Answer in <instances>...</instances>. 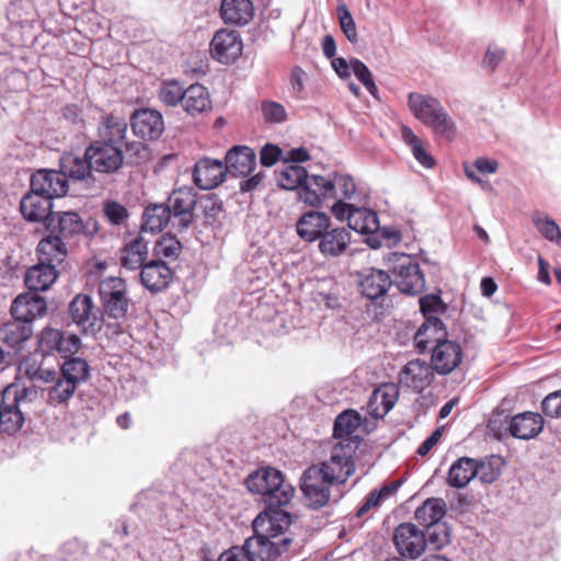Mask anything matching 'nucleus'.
Returning <instances> with one entry per match:
<instances>
[{
    "label": "nucleus",
    "instance_id": "0eeeda50",
    "mask_svg": "<svg viewBox=\"0 0 561 561\" xmlns=\"http://www.w3.org/2000/svg\"><path fill=\"white\" fill-rule=\"evenodd\" d=\"M351 444L337 443L331 451L330 458L320 465H316L321 476L333 486L344 484L355 471L352 458Z\"/></svg>",
    "mask_w": 561,
    "mask_h": 561
},
{
    "label": "nucleus",
    "instance_id": "ea45409f",
    "mask_svg": "<svg viewBox=\"0 0 561 561\" xmlns=\"http://www.w3.org/2000/svg\"><path fill=\"white\" fill-rule=\"evenodd\" d=\"M476 478L474 459L461 457L449 468L447 482L451 488L462 489Z\"/></svg>",
    "mask_w": 561,
    "mask_h": 561
},
{
    "label": "nucleus",
    "instance_id": "de8ad7c7",
    "mask_svg": "<svg viewBox=\"0 0 561 561\" xmlns=\"http://www.w3.org/2000/svg\"><path fill=\"white\" fill-rule=\"evenodd\" d=\"M503 466L504 460L501 456L492 455L480 461L474 459L476 477L482 483H493L500 478Z\"/></svg>",
    "mask_w": 561,
    "mask_h": 561
},
{
    "label": "nucleus",
    "instance_id": "6ab92c4d",
    "mask_svg": "<svg viewBox=\"0 0 561 561\" xmlns=\"http://www.w3.org/2000/svg\"><path fill=\"white\" fill-rule=\"evenodd\" d=\"M45 230L61 236L62 239L88 234V225L77 211H55Z\"/></svg>",
    "mask_w": 561,
    "mask_h": 561
},
{
    "label": "nucleus",
    "instance_id": "393cba45",
    "mask_svg": "<svg viewBox=\"0 0 561 561\" xmlns=\"http://www.w3.org/2000/svg\"><path fill=\"white\" fill-rule=\"evenodd\" d=\"M46 310L47 304L45 298L39 296L38 293L31 290L19 295L11 306L12 318L28 320L30 324H33L36 318L44 316Z\"/></svg>",
    "mask_w": 561,
    "mask_h": 561
},
{
    "label": "nucleus",
    "instance_id": "c9c22d12",
    "mask_svg": "<svg viewBox=\"0 0 561 561\" xmlns=\"http://www.w3.org/2000/svg\"><path fill=\"white\" fill-rule=\"evenodd\" d=\"M220 15L226 24L245 25L254 15L251 0H221Z\"/></svg>",
    "mask_w": 561,
    "mask_h": 561
},
{
    "label": "nucleus",
    "instance_id": "f03ea898",
    "mask_svg": "<svg viewBox=\"0 0 561 561\" xmlns=\"http://www.w3.org/2000/svg\"><path fill=\"white\" fill-rule=\"evenodd\" d=\"M298 198L309 206L317 207L329 199L359 202L360 195L351 175L333 172L328 176L308 174L298 192Z\"/></svg>",
    "mask_w": 561,
    "mask_h": 561
},
{
    "label": "nucleus",
    "instance_id": "2eb2a0df",
    "mask_svg": "<svg viewBox=\"0 0 561 561\" xmlns=\"http://www.w3.org/2000/svg\"><path fill=\"white\" fill-rule=\"evenodd\" d=\"M243 49L239 32L228 28L218 30L209 44L210 56L220 64L229 65L238 59Z\"/></svg>",
    "mask_w": 561,
    "mask_h": 561
},
{
    "label": "nucleus",
    "instance_id": "79ce46f5",
    "mask_svg": "<svg viewBox=\"0 0 561 561\" xmlns=\"http://www.w3.org/2000/svg\"><path fill=\"white\" fill-rule=\"evenodd\" d=\"M446 514V503L440 497L427 499L415 511V519L420 525L426 527L434 523H439Z\"/></svg>",
    "mask_w": 561,
    "mask_h": 561
},
{
    "label": "nucleus",
    "instance_id": "6e6552de",
    "mask_svg": "<svg viewBox=\"0 0 561 561\" xmlns=\"http://www.w3.org/2000/svg\"><path fill=\"white\" fill-rule=\"evenodd\" d=\"M81 347V340L76 334H67L50 327L44 328L37 335V352L43 357L59 355L66 358L75 355Z\"/></svg>",
    "mask_w": 561,
    "mask_h": 561
},
{
    "label": "nucleus",
    "instance_id": "a211bd4d",
    "mask_svg": "<svg viewBox=\"0 0 561 561\" xmlns=\"http://www.w3.org/2000/svg\"><path fill=\"white\" fill-rule=\"evenodd\" d=\"M99 139L96 141H103L107 145L125 147L126 151H133L134 154H138L140 152V144L138 142H126L125 135L127 131V123L125 119L114 116L113 114H108L103 116L102 122L98 128Z\"/></svg>",
    "mask_w": 561,
    "mask_h": 561
},
{
    "label": "nucleus",
    "instance_id": "f3484780",
    "mask_svg": "<svg viewBox=\"0 0 561 561\" xmlns=\"http://www.w3.org/2000/svg\"><path fill=\"white\" fill-rule=\"evenodd\" d=\"M68 181L65 174L56 170H37L30 180V191L51 201L68 193Z\"/></svg>",
    "mask_w": 561,
    "mask_h": 561
},
{
    "label": "nucleus",
    "instance_id": "37998d69",
    "mask_svg": "<svg viewBox=\"0 0 561 561\" xmlns=\"http://www.w3.org/2000/svg\"><path fill=\"white\" fill-rule=\"evenodd\" d=\"M2 390L3 397L7 398L9 403L15 410H20L19 405L24 401L32 402L36 400L39 393V387L36 382H32L30 386L21 382H12Z\"/></svg>",
    "mask_w": 561,
    "mask_h": 561
},
{
    "label": "nucleus",
    "instance_id": "423d86ee",
    "mask_svg": "<svg viewBox=\"0 0 561 561\" xmlns=\"http://www.w3.org/2000/svg\"><path fill=\"white\" fill-rule=\"evenodd\" d=\"M360 201H337L331 207L333 216L339 220H347L348 228L360 234H374L379 230V218L376 211L369 209L363 204L366 202V195L358 192Z\"/></svg>",
    "mask_w": 561,
    "mask_h": 561
},
{
    "label": "nucleus",
    "instance_id": "09e8293b",
    "mask_svg": "<svg viewBox=\"0 0 561 561\" xmlns=\"http://www.w3.org/2000/svg\"><path fill=\"white\" fill-rule=\"evenodd\" d=\"M401 486V481H393L385 484L380 490H373L365 499L364 503L358 507L356 516L363 517L371 508L378 507L385 500L389 499Z\"/></svg>",
    "mask_w": 561,
    "mask_h": 561
},
{
    "label": "nucleus",
    "instance_id": "4d7b16f0",
    "mask_svg": "<svg viewBox=\"0 0 561 561\" xmlns=\"http://www.w3.org/2000/svg\"><path fill=\"white\" fill-rule=\"evenodd\" d=\"M425 528L427 543L433 545L436 549H439L449 542L450 530L446 523H434Z\"/></svg>",
    "mask_w": 561,
    "mask_h": 561
},
{
    "label": "nucleus",
    "instance_id": "4c0bfd02",
    "mask_svg": "<svg viewBox=\"0 0 561 561\" xmlns=\"http://www.w3.org/2000/svg\"><path fill=\"white\" fill-rule=\"evenodd\" d=\"M33 334V324L28 320L13 318L0 327V340L10 347L20 346Z\"/></svg>",
    "mask_w": 561,
    "mask_h": 561
},
{
    "label": "nucleus",
    "instance_id": "a18cd8bd",
    "mask_svg": "<svg viewBox=\"0 0 561 561\" xmlns=\"http://www.w3.org/2000/svg\"><path fill=\"white\" fill-rule=\"evenodd\" d=\"M7 15L11 23L28 24L38 18V11L32 0H14L8 5Z\"/></svg>",
    "mask_w": 561,
    "mask_h": 561
},
{
    "label": "nucleus",
    "instance_id": "5701e85b",
    "mask_svg": "<svg viewBox=\"0 0 561 561\" xmlns=\"http://www.w3.org/2000/svg\"><path fill=\"white\" fill-rule=\"evenodd\" d=\"M433 367L424 360L414 359L407 363L399 374L402 386L422 392L434 378Z\"/></svg>",
    "mask_w": 561,
    "mask_h": 561
},
{
    "label": "nucleus",
    "instance_id": "b1692460",
    "mask_svg": "<svg viewBox=\"0 0 561 561\" xmlns=\"http://www.w3.org/2000/svg\"><path fill=\"white\" fill-rule=\"evenodd\" d=\"M332 222L327 213L309 210L302 214L296 222L298 237L306 242L318 241L319 238L330 228Z\"/></svg>",
    "mask_w": 561,
    "mask_h": 561
},
{
    "label": "nucleus",
    "instance_id": "3c124183",
    "mask_svg": "<svg viewBox=\"0 0 561 561\" xmlns=\"http://www.w3.org/2000/svg\"><path fill=\"white\" fill-rule=\"evenodd\" d=\"M164 131V121L159 111L142 107V140H156Z\"/></svg>",
    "mask_w": 561,
    "mask_h": 561
},
{
    "label": "nucleus",
    "instance_id": "a19ab883",
    "mask_svg": "<svg viewBox=\"0 0 561 561\" xmlns=\"http://www.w3.org/2000/svg\"><path fill=\"white\" fill-rule=\"evenodd\" d=\"M170 220V207L164 204H149L142 211V232L161 231Z\"/></svg>",
    "mask_w": 561,
    "mask_h": 561
},
{
    "label": "nucleus",
    "instance_id": "473e14b6",
    "mask_svg": "<svg viewBox=\"0 0 561 561\" xmlns=\"http://www.w3.org/2000/svg\"><path fill=\"white\" fill-rule=\"evenodd\" d=\"M58 272L49 263L38 261L37 264L28 267L24 275L25 286L31 291H46L56 282Z\"/></svg>",
    "mask_w": 561,
    "mask_h": 561
},
{
    "label": "nucleus",
    "instance_id": "ddd939ff",
    "mask_svg": "<svg viewBox=\"0 0 561 561\" xmlns=\"http://www.w3.org/2000/svg\"><path fill=\"white\" fill-rule=\"evenodd\" d=\"M69 316L84 333H96L102 329L103 313L94 309L89 295L79 294L69 304Z\"/></svg>",
    "mask_w": 561,
    "mask_h": 561
},
{
    "label": "nucleus",
    "instance_id": "7ed1b4c3",
    "mask_svg": "<svg viewBox=\"0 0 561 561\" xmlns=\"http://www.w3.org/2000/svg\"><path fill=\"white\" fill-rule=\"evenodd\" d=\"M245 485L251 493L262 495L268 506H285L295 494V488L285 481L283 472L273 467H262L250 473Z\"/></svg>",
    "mask_w": 561,
    "mask_h": 561
},
{
    "label": "nucleus",
    "instance_id": "39448f33",
    "mask_svg": "<svg viewBox=\"0 0 561 561\" xmlns=\"http://www.w3.org/2000/svg\"><path fill=\"white\" fill-rule=\"evenodd\" d=\"M385 265L391 273L392 284L407 295H417L425 288V278L419 263L405 253L390 252L385 256Z\"/></svg>",
    "mask_w": 561,
    "mask_h": 561
},
{
    "label": "nucleus",
    "instance_id": "0e129e2a",
    "mask_svg": "<svg viewBox=\"0 0 561 561\" xmlns=\"http://www.w3.org/2000/svg\"><path fill=\"white\" fill-rule=\"evenodd\" d=\"M505 57V49L499 47L497 45H489L483 61L482 67L488 71H494L496 67L503 61Z\"/></svg>",
    "mask_w": 561,
    "mask_h": 561
},
{
    "label": "nucleus",
    "instance_id": "9d476101",
    "mask_svg": "<svg viewBox=\"0 0 561 561\" xmlns=\"http://www.w3.org/2000/svg\"><path fill=\"white\" fill-rule=\"evenodd\" d=\"M333 485L327 482L321 476V471L316 465L307 468L300 478V489L307 505L311 508H321L325 506L331 499V489Z\"/></svg>",
    "mask_w": 561,
    "mask_h": 561
},
{
    "label": "nucleus",
    "instance_id": "69168bd1",
    "mask_svg": "<svg viewBox=\"0 0 561 561\" xmlns=\"http://www.w3.org/2000/svg\"><path fill=\"white\" fill-rule=\"evenodd\" d=\"M542 412L550 417H561V390L549 393L541 402Z\"/></svg>",
    "mask_w": 561,
    "mask_h": 561
},
{
    "label": "nucleus",
    "instance_id": "2f4dec72",
    "mask_svg": "<svg viewBox=\"0 0 561 561\" xmlns=\"http://www.w3.org/2000/svg\"><path fill=\"white\" fill-rule=\"evenodd\" d=\"M61 173L65 174V179L70 178L75 181L84 182L87 185H91L95 182L94 171L90 159L83 157L67 154L61 158L60 161Z\"/></svg>",
    "mask_w": 561,
    "mask_h": 561
},
{
    "label": "nucleus",
    "instance_id": "dca6fc26",
    "mask_svg": "<svg viewBox=\"0 0 561 561\" xmlns=\"http://www.w3.org/2000/svg\"><path fill=\"white\" fill-rule=\"evenodd\" d=\"M462 358L461 345L445 337L432 346L430 365L438 375H448L459 367Z\"/></svg>",
    "mask_w": 561,
    "mask_h": 561
},
{
    "label": "nucleus",
    "instance_id": "4be33fe9",
    "mask_svg": "<svg viewBox=\"0 0 561 561\" xmlns=\"http://www.w3.org/2000/svg\"><path fill=\"white\" fill-rule=\"evenodd\" d=\"M51 199L28 191L20 202V211L27 222H43L46 228L47 221L55 213Z\"/></svg>",
    "mask_w": 561,
    "mask_h": 561
},
{
    "label": "nucleus",
    "instance_id": "774afa93",
    "mask_svg": "<svg viewBox=\"0 0 561 561\" xmlns=\"http://www.w3.org/2000/svg\"><path fill=\"white\" fill-rule=\"evenodd\" d=\"M261 163L264 167H272L282 156V149L275 145L267 144L261 149Z\"/></svg>",
    "mask_w": 561,
    "mask_h": 561
},
{
    "label": "nucleus",
    "instance_id": "5fc2aeb1",
    "mask_svg": "<svg viewBox=\"0 0 561 561\" xmlns=\"http://www.w3.org/2000/svg\"><path fill=\"white\" fill-rule=\"evenodd\" d=\"M420 309L425 320L439 319L447 310V306L443 302L438 295H426L420 298Z\"/></svg>",
    "mask_w": 561,
    "mask_h": 561
},
{
    "label": "nucleus",
    "instance_id": "052dcab7",
    "mask_svg": "<svg viewBox=\"0 0 561 561\" xmlns=\"http://www.w3.org/2000/svg\"><path fill=\"white\" fill-rule=\"evenodd\" d=\"M336 11H337L340 26H341V30L344 33L345 37L351 43H353V44L356 43L358 41V34H357L355 21L352 16L350 10L347 9V7L345 4H340V5H337Z\"/></svg>",
    "mask_w": 561,
    "mask_h": 561
},
{
    "label": "nucleus",
    "instance_id": "7c9ffc66",
    "mask_svg": "<svg viewBox=\"0 0 561 561\" xmlns=\"http://www.w3.org/2000/svg\"><path fill=\"white\" fill-rule=\"evenodd\" d=\"M181 106L192 117L209 112L213 104L207 88L199 83L187 87Z\"/></svg>",
    "mask_w": 561,
    "mask_h": 561
},
{
    "label": "nucleus",
    "instance_id": "f704fd0d",
    "mask_svg": "<svg viewBox=\"0 0 561 561\" xmlns=\"http://www.w3.org/2000/svg\"><path fill=\"white\" fill-rule=\"evenodd\" d=\"M446 335V325L440 319L424 320L414 334V345L420 353H424Z\"/></svg>",
    "mask_w": 561,
    "mask_h": 561
},
{
    "label": "nucleus",
    "instance_id": "1a4fd4ad",
    "mask_svg": "<svg viewBox=\"0 0 561 561\" xmlns=\"http://www.w3.org/2000/svg\"><path fill=\"white\" fill-rule=\"evenodd\" d=\"M104 313L113 319L124 318L128 310L126 284L119 277H107L99 285Z\"/></svg>",
    "mask_w": 561,
    "mask_h": 561
},
{
    "label": "nucleus",
    "instance_id": "603ef678",
    "mask_svg": "<svg viewBox=\"0 0 561 561\" xmlns=\"http://www.w3.org/2000/svg\"><path fill=\"white\" fill-rule=\"evenodd\" d=\"M182 250L181 242L171 234H164L156 241L153 245V254L157 260L162 259L175 260Z\"/></svg>",
    "mask_w": 561,
    "mask_h": 561
},
{
    "label": "nucleus",
    "instance_id": "f257e3e1",
    "mask_svg": "<svg viewBox=\"0 0 561 561\" xmlns=\"http://www.w3.org/2000/svg\"><path fill=\"white\" fill-rule=\"evenodd\" d=\"M280 507L266 505L253 519V535L247 538L253 561H277L286 552L300 550L290 530L294 516Z\"/></svg>",
    "mask_w": 561,
    "mask_h": 561
},
{
    "label": "nucleus",
    "instance_id": "cd10ccee",
    "mask_svg": "<svg viewBox=\"0 0 561 561\" xmlns=\"http://www.w3.org/2000/svg\"><path fill=\"white\" fill-rule=\"evenodd\" d=\"M392 285L391 276L378 268H368L359 276L358 287L368 299L375 300L387 294Z\"/></svg>",
    "mask_w": 561,
    "mask_h": 561
},
{
    "label": "nucleus",
    "instance_id": "4468645a",
    "mask_svg": "<svg viewBox=\"0 0 561 561\" xmlns=\"http://www.w3.org/2000/svg\"><path fill=\"white\" fill-rule=\"evenodd\" d=\"M170 215L173 216V226L180 231L187 229L193 221V210L196 206V193L191 186L174 190L169 196Z\"/></svg>",
    "mask_w": 561,
    "mask_h": 561
},
{
    "label": "nucleus",
    "instance_id": "8fccbe9b",
    "mask_svg": "<svg viewBox=\"0 0 561 561\" xmlns=\"http://www.w3.org/2000/svg\"><path fill=\"white\" fill-rule=\"evenodd\" d=\"M53 385L47 389V402L51 405L67 403L78 389L68 379L57 374Z\"/></svg>",
    "mask_w": 561,
    "mask_h": 561
},
{
    "label": "nucleus",
    "instance_id": "338daca9",
    "mask_svg": "<svg viewBox=\"0 0 561 561\" xmlns=\"http://www.w3.org/2000/svg\"><path fill=\"white\" fill-rule=\"evenodd\" d=\"M247 548V539L242 546H232L220 553L218 561H253Z\"/></svg>",
    "mask_w": 561,
    "mask_h": 561
},
{
    "label": "nucleus",
    "instance_id": "c756f323",
    "mask_svg": "<svg viewBox=\"0 0 561 561\" xmlns=\"http://www.w3.org/2000/svg\"><path fill=\"white\" fill-rule=\"evenodd\" d=\"M36 255L38 261L57 267L66 260L68 249L61 236L47 232L36 247Z\"/></svg>",
    "mask_w": 561,
    "mask_h": 561
},
{
    "label": "nucleus",
    "instance_id": "bf43d9fd",
    "mask_svg": "<svg viewBox=\"0 0 561 561\" xmlns=\"http://www.w3.org/2000/svg\"><path fill=\"white\" fill-rule=\"evenodd\" d=\"M121 263L128 270L140 268V236L131 240L122 250Z\"/></svg>",
    "mask_w": 561,
    "mask_h": 561
},
{
    "label": "nucleus",
    "instance_id": "680f3d73",
    "mask_svg": "<svg viewBox=\"0 0 561 561\" xmlns=\"http://www.w3.org/2000/svg\"><path fill=\"white\" fill-rule=\"evenodd\" d=\"M261 111L264 121L270 124H280L287 118L285 107L275 101L265 100L261 103Z\"/></svg>",
    "mask_w": 561,
    "mask_h": 561
},
{
    "label": "nucleus",
    "instance_id": "e2e57ef3",
    "mask_svg": "<svg viewBox=\"0 0 561 561\" xmlns=\"http://www.w3.org/2000/svg\"><path fill=\"white\" fill-rule=\"evenodd\" d=\"M380 238L388 242V245L391 243H398L401 240L400 232L397 229L379 227L377 232L367 238V243L374 249L380 248L382 245Z\"/></svg>",
    "mask_w": 561,
    "mask_h": 561
},
{
    "label": "nucleus",
    "instance_id": "e433bc0d",
    "mask_svg": "<svg viewBox=\"0 0 561 561\" xmlns=\"http://www.w3.org/2000/svg\"><path fill=\"white\" fill-rule=\"evenodd\" d=\"M398 396V388L392 383L374 390L368 402L369 414L374 419H382L394 407Z\"/></svg>",
    "mask_w": 561,
    "mask_h": 561
},
{
    "label": "nucleus",
    "instance_id": "bb28decb",
    "mask_svg": "<svg viewBox=\"0 0 561 561\" xmlns=\"http://www.w3.org/2000/svg\"><path fill=\"white\" fill-rule=\"evenodd\" d=\"M350 243V231L331 222L330 228L318 240V250L327 257H336L346 251Z\"/></svg>",
    "mask_w": 561,
    "mask_h": 561
},
{
    "label": "nucleus",
    "instance_id": "c03bdc74",
    "mask_svg": "<svg viewBox=\"0 0 561 561\" xmlns=\"http://www.w3.org/2000/svg\"><path fill=\"white\" fill-rule=\"evenodd\" d=\"M24 424V416L21 410H15L0 391V431L7 433L18 432Z\"/></svg>",
    "mask_w": 561,
    "mask_h": 561
},
{
    "label": "nucleus",
    "instance_id": "58836bf2",
    "mask_svg": "<svg viewBox=\"0 0 561 561\" xmlns=\"http://www.w3.org/2000/svg\"><path fill=\"white\" fill-rule=\"evenodd\" d=\"M64 359L59 375L68 379L77 388L88 381L90 378V365L84 358L70 355Z\"/></svg>",
    "mask_w": 561,
    "mask_h": 561
},
{
    "label": "nucleus",
    "instance_id": "c85d7f7f",
    "mask_svg": "<svg viewBox=\"0 0 561 561\" xmlns=\"http://www.w3.org/2000/svg\"><path fill=\"white\" fill-rule=\"evenodd\" d=\"M362 425V416L354 410H346L340 413L333 424V437L341 439L344 445L351 444L352 450L357 447L358 436L355 435Z\"/></svg>",
    "mask_w": 561,
    "mask_h": 561
},
{
    "label": "nucleus",
    "instance_id": "aec40b11",
    "mask_svg": "<svg viewBox=\"0 0 561 561\" xmlns=\"http://www.w3.org/2000/svg\"><path fill=\"white\" fill-rule=\"evenodd\" d=\"M508 433L517 439L529 440L543 430L545 421L539 413L526 411L506 419Z\"/></svg>",
    "mask_w": 561,
    "mask_h": 561
},
{
    "label": "nucleus",
    "instance_id": "72a5a7b5",
    "mask_svg": "<svg viewBox=\"0 0 561 561\" xmlns=\"http://www.w3.org/2000/svg\"><path fill=\"white\" fill-rule=\"evenodd\" d=\"M172 278L171 268L165 262L152 260L145 262L142 260V286L151 291L162 290L168 286Z\"/></svg>",
    "mask_w": 561,
    "mask_h": 561
},
{
    "label": "nucleus",
    "instance_id": "9b49d317",
    "mask_svg": "<svg viewBox=\"0 0 561 561\" xmlns=\"http://www.w3.org/2000/svg\"><path fill=\"white\" fill-rule=\"evenodd\" d=\"M393 545L398 557L415 560L427 546L425 534L412 523H402L393 531Z\"/></svg>",
    "mask_w": 561,
    "mask_h": 561
},
{
    "label": "nucleus",
    "instance_id": "6e6d98bb",
    "mask_svg": "<svg viewBox=\"0 0 561 561\" xmlns=\"http://www.w3.org/2000/svg\"><path fill=\"white\" fill-rule=\"evenodd\" d=\"M533 224L541 236L550 242H553L561 231L559 225L552 218L541 213L533 215Z\"/></svg>",
    "mask_w": 561,
    "mask_h": 561
},
{
    "label": "nucleus",
    "instance_id": "a878e982",
    "mask_svg": "<svg viewBox=\"0 0 561 561\" xmlns=\"http://www.w3.org/2000/svg\"><path fill=\"white\" fill-rule=\"evenodd\" d=\"M224 165L226 174L248 176L256 165L255 152L247 146H234L227 152Z\"/></svg>",
    "mask_w": 561,
    "mask_h": 561
},
{
    "label": "nucleus",
    "instance_id": "412c9836",
    "mask_svg": "<svg viewBox=\"0 0 561 561\" xmlns=\"http://www.w3.org/2000/svg\"><path fill=\"white\" fill-rule=\"evenodd\" d=\"M226 176L224 162L216 159L203 158L193 169L194 184L204 191L213 190L220 185Z\"/></svg>",
    "mask_w": 561,
    "mask_h": 561
},
{
    "label": "nucleus",
    "instance_id": "13d9d810",
    "mask_svg": "<svg viewBox=\"0 0 561 561\" xmlns=\"http://www.w3.org/2000/svg\"><path fill=\"white\" fill-rule=\"evenodd\" d=\"M102 210L108 222L115 226L123 225L129 217L127 208L123 204L113 199L104 201Z\"/></svg>",
    "mask_w": 561,
    "mask_h": 561
},
{
    "label": "nucleus",
    "instance_id": "864d4df0",
    "mask_svg": "<svg viewBox=\"0 0 561 561\" xmlns=\"http://www.w3.org/2000/svg\"><path fill=\"white\" fill-rule=\"evenodd\" d=\"M185 89L176 80H164L161 82L158 96L168 106H176L182 103Z\"/></svg>",
    "mask_w": 561,
    "mask_h": 561
},
{
    "label": "nucleus",
    "instance_id": "49530a36",
    "mask_svg": "<svg viewBox=\"0 0 561 561\" xmlns=\"http://www.w3.org/2000/svg\"><path fill=\"white\" fill-rule=\"evenodd\" d=\"M276 174L277 183L282 188L287 191L297 190L299 192L304 186L308 172L300 165L288 164L277 171Z\"/></svg>",
    "mask_w": 561,
    "mask_h": 561
},
{
    "label": "nucleus",
    "instance_id": "20e7f679",
    "mask_svg": "<svg viewBox=\"0 0 561 561\" xmlns=\"http://www.w3.org/2000/svg\"><path fill=\"white\" fill-rule=\"evenodd\" d=\"M408 105L412 114L435 134L451 140L456 134V124L440 101L432 95L410 93Z\"/></svg>",
    "mask_w": 561,
    "mask_h": 561
},
{
    "label": "nucleus",
    "instance_id": "f8f14e48",
    "mask_svg": "<svg viewBox=\"0 0 561 561\" xmlns=\"http://www.w3.org/2000/svg\"><path fill=\"white\" fill-rule=\"evenodd\" d=\"M85 158L90 159L94 173L111 174L123 164V149L94 140L85 148Z\"/></svg>",
    "mask_w": 561,
    "mask_h": 561
}]
</instances>
